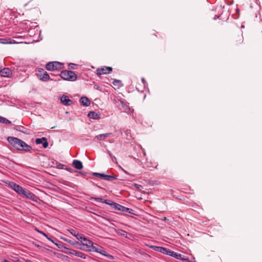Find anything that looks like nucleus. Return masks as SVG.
<instances>
[{
    "mask_svg": "<svg viewBox=\"0 0 262 262\" xmlns=\"http://www.w3.org/2000/svg\"><path fill=\"white\" fill-rule=\"evenodd\" d=\"M7 140L8 142L14 148L19 150H23L26 152H31L32 147L27 144L25 142L17 138L8 137Z\"/></svg>",
    "mask_w": 262,
    "mask_h": 262,
    "instance_id": "obj_1",
    "label": "nucleus"
},
{
    "mask_svg": "<svg viewBox=\"0 0 262 262\" xmlns=\"http://www.w3.org/2000/svg\"><path fill=\"white\" fill-rule=\"evenodd\" d=\"M60 76L64 80L72 81H75L77 78V75L72 71H62L60 74Z\"/></svg>",
    "mask_w": 262,
    "mask_h": 262,
    "instance_id": "obj_2",
    "label": "nucleus"
},
{
    "mask_svg": "<svg viewBox=\"0 0 262 262\" xmlns=\"http://www.w3.org/2000/svg\"><path fill=\"white\" fill-rule=\"evenodd\" d=\"M46 68L48 71H59L63 68V64L58 61L49 62L47 63Z\"/></svg>",
    "mask_w": 262,
    "mask_h": 262,
    "instance_id": "obj_3",
    "label": "nucleus"
},
{
    "mask_svg": "<svg viewBox=\"0 0 262 262\" xmlns=\"http://www.w3.org/2000/svg\"><path fill=\"white\" fill-rule=\"evenodd\" d=\"M172 256L184 262H195V258L192 255L189 256L173 251Z\"/></svg>",
    "mask_w": 262,
    "mask_h": 262,
    "instance_id": "obj_4",
    "label": "nucleus"
},
{
    "mask_svg": "<svg viewBox=\"0 0 262 262\" xmlns=\"http://www.w3.org/2000/svg\"><path fill=\"white\" fill-rule=\"evenodd\" d=\"M113 101L120 110H122L123 111L127 113L130 112V108L124 100L118 99L117 101L116 99H114Z\"/></svg>",
    "mask_w": 262,
    "mask_h": 262,
    "instance_id": "obj_5",
    "label": "nucleus"
},
{
    "mask_svg": "<svg viewBox=\"0 0 262 262\" xmlns=\"http://www.w3.org/2000/svg\"><path fill=\"white\" fill-rule=\"evenodd\" d=\"M36 75L37 77L39 78L40 80L43 81H47L50 79L49 75L46 71H45V70L43 69H41V70H39L38 72L36 73Z\"/></svg>",
    "mask_w": 262,
    "mask_h": 262,
    "instance_id": "obj_6",
    "label": "nucleus"
},
{
    "mask_svg": "<svg viewBox=\"0 0 262 262\" xmlns=\"http://www.w3.org/2000/svg\"><path fill=\"white\" fill-rule=\"evenodd\" d=\"M112 70L113 69L111 67L104 66L97 69V75L98 76H100L103 74H109L112 71Z\"/></svg>",
    "mask_w": 262,
    "mask_h": 262,
    "instance_id": "obj_7",
    "label": "nucleus"
},
{
    "mask_svg": "<svg viewBox=\"0 0 262 262\" xmlns=\"http://www.w3.org/2000/svg\"><path fill=\"white\" fill-rule=\"evenodd\" d=\"M8 186L18 194H21L23 191H24V188L21 186L13 182H9Z\"/></svg>",
    "mask_w": 262,
    "mask_h": 262,
    "instance_id": "obj_8",
    "label": "nucleus"
},
{
    "mask_svg": "<svg viewBox=\"0 0 262 262\" xmlns=\"http://www.w3.org/2000/svg\"><path fill=\"white\" fill-rule=\"evenodd\" d=\"M68 253L70 255H75L83 259H85L86 258V255L79 251L73 249H69Z\"/></svg>",
    "mask_w": 262,
    "mask_h": 262,
    "instance_id": "obj_9",
    "label": "nucleus"
},
{
    "mask_svg": "<svg viewBox=\"0 0 262 262\" xmlns=\"http://www.w3.org/2000/svg\"><path fill=\"white\" fill-rule=\"evenodd\" d=\"M21 194L23 195L24 196L26 197V198L33 201H34L36 198V195L32 193L29 190L25 189H24V191H23Z\"/></svg>",
    "mask_w": 262,
    "mask_h": 262,
    "instance_id": "obj_10",
    "label": "nucleus"
},
{
    "mask_svg": "<svg viewBox=\"0 0 262 262\" xmlns=\"http://www.w3.org/2000/svg\"><path fill=\"white\" fill-rule=\"evenodd\" d=\"M156 250L165 254L172 256L173 251L162 247H156Z\"/></svg>",
    "mask_w": 262,
    "mask_h": 262,
    "instance_id": "obj_11",
    "label": "nucleus"
},
{
    "mask_svg": "<svg viewBox=\"0 0 262 262\" xmlns=\"http://www.w3.org/2000/svg\"><path fill=\"white\" fill-rule=\"evenodd\" d=\"M60 101L63 105L66 106H70L73 104L72 100L66 95H62L60 97Z\"/></svg>",
    "mask_w": 262,
    "mask_h": 262,
    "instance_id": "obj_12",
    "label": "nucleus"
},
{
    "mask_svg": "<svg viewBox=\"0 0 262 262\" xmlns=\"http://www.w3.org/2000/svg\"><path fill=\"white\" fill-rule=\"evenodd\" d=\"M244 39L242 34H238L233 38V43L236 46H238L243 42Z\"/></svg>",
    "mask_w": 262,
    "mask_h": 262,
    "instance_id": "obj_13",
    "label": "nucleus"
},
{
    "mask_svg": "<svg viewBox=\"0 0 262 262\" xmlns=\"http://www.w3.org/2000/svg\"><path fill=\"white\" fill-rule=\"evenodd\" d=\"M0 75L3 77H9L12 75V71L9 68H5L0 71Z\"/></svg>",
    "mask_w": 262,
    "mask_h": 262,
    "instance_id": "obj_14",
    "label": "nucleus"
},
{
    "mask_svg": "<svg viewBox=\"0 0 262 262\" xmlns=\"http://www.w3.org/2000/svg\"><path fill=\"white\" fill-rule=\"evenodd\" d=\"M120 211H122V214L125 215H127V213H129L133 215L135 214L134 212V210L132 209L126 207L122 205H121Z\"/></svg>",
    "mask_w": 262,
    "mask_h": 262,
    "instance_id": "obj_15",
    "label": "nucleus"
},
{
    "mask_svg": "<svg viewBox=\"0 0 262 262\" xmlns=\"http://www.w3.org/2000/svg\"><path fill=\"white\" fill-rule=\"evenodd\" d=\"M95 245L97 246V249L96 252L100 253L101 254L104 255L107 257H112V256H111L110 254H107V252L103 249V248L101 247L100 246L98 245L97 244H95Z\"/></svg>",
    "mask_w": 262,
    "mask_h": 262,
    "instance_id": "obj_16",
    "label": "nucleus"
},
{
    "mask_svg": "<svg viewBox=\"0 0 262 262\" xmlns=\"http://www.w3.org/2000/svg\"><path fill=\"white\" fill-rule=\"evenodd\" d=\"M72 164L73 166L78 170H80L83 168L82 162L78 160H74L73 161Z\"/></svg>",
    "mask_w": 262,
    "mask_h": 262,
    "instance_id": "obj_17",
    "label": "nucleus"
},
{
    "mask_svg": "<svg viewBox=\"0 0 262 262\" xmlns=\"http://www.w3.org/2000/svg\"><path fill=\"white\" fill-rule=\"evenodd\" d=\"M93 243L92 241L88 239L85 237L84 238H83V241H82V245L86 246V249H90V248L92 246Z\"/></svg>",
    "mask_w": 262,
    "mask_h": 262,
    "instance_id": "obj_18",
    "label": "nucleus"
},
{
    "mask_svg": "<svg viewBox=\"0 0 262 262\" xmlns=\"http://www.w3.org/2000/svg\"><path fill=\"white\" fill-rule=\"evenodd\" d=\"M79 101L84 106H88L90 104V101L86 97H82Z\"/></svg>",
    "mask_w": 262,
    "mask_h": 262,
    "instance_id": "obj_19",
    "label": "nucleus"
},
{
    "mask_svg": "<svg viewBox=\"0 0 262 262\" xmlns=\"http://www.w3.org/2000/svg\"><path fill=\"white\" fill-rule=\"evenodd\" d=\"M101 179H102L108 181H112L113 180L117 179V177L102 173Z\"/></svg>",
    "mask_w": 262,
    "mask_h": 262,
    "instance_id": "obj_20",
    "label": "nucleus"
},
{
    "mask_svg": "<svg viewBox=\"0 0 262 262\" xmlns=\"http://www.w3.org/2000/svg\"><path fill=\"white\" fill-rule=\"evenodd\" d=\"M111 134H112V133H105V134H100V135L96 136L95 138L98 140H103L106 138L108 137Z\"/></svg>",
    "mask_w": 262,
    "mask_h": 262,
    "instance_id": "obj_21",
    "label": "nucleus"
},
{
    "mask_svg": "<svg viewBox=\"0 0 262 262\" xmlns=\"http://www.w3.org/2000/svg\"><path fill=\"white\" fill-rule=\"evenodd\" d=\"M88 116L91 119H98L100 118L99 115L95 112H89Z\"/></svg>",
    "mask_w": 262,
    "mask_h": 262,
    "instance_id": "obj_22",
    "label": "nucleus"
},
{
    "mask_svg": "<svg viewBox=\"0 0 262 262\" xmlns=\"http://www.w3.org/2000/svg\"><path fill=\"white\" fill-rule=\"evenodd\" d=\"M121 207V205L117 203H115L113 202V203H112V206L111 207L113 208H114L116 210L120 211V208Z\"/></svg>",
    "mask_w": 262,
    "mask_h": 262,
    "instance_id": "obj_23",
    "label": "nucleus"
},
{
    "mask_svg": "<svg viewBox=\"0 0 262 262\" xmlns=\"http://www.w3.org/2000/svg\"><path fill=\"white\" fill-rule=\"evenodd\" d=\"M86 251H93L96 252L97 249V246L94 244V243L92 244V246L90 248V249H83Z\"/></svg>",
    "mask_w": 262,
    "mask_h": 262,
    "instance_id": "obj_24",
    "label": "nucleus"
},
{
    "mask_svg": "<svg viewBox=\"0 0 262 262\" xmlns=\"http://www.w3.org/2000/svg\"><path fill=\"white\" fill-rule=\"evenodd\" d=\"M0 123L10 124L11 121L5 118L0 116Z\"/></svg>",
    "mask_w": 262,
    "mask_h": 262,
    "instance_id": "obj_25",
    "label": "nucleus"
},
{
    "mask_svg": "<svg viewBox=\"0 0 262 262\" xmlns=\"http://www.w3.org/2000/svg\"><path fill=\"white\" fill-rule=\"evenodd\" d=\"M74 236L76 237L78 240H81V242L83 241V238H84V236L81 234L74 233Z\"/></svg>",
    "mask_w": 262,
    "mask_h": 262,
    "instance_id": "obj_26",
    "label": "nucleus"
},
{
    "mask_svg": "<svg viewBox=\"0 0 262 262\" xmlns=\"http://www.w3.org/2000/svg\"><path fill=\"white\" fill-rule=\"evenodd\" d=\"M113 84L115 86H117L118 88H120L122 86L121 81L119 80H115L113 81Z\"/></svg>",
    "mask_w": 262,
    "mask_h": 262,
    "instance_id": "obj_27",
    "label": "nucleus"
},
{
    "mask_svg": "<svg viewBox=\"0 0 262 262\" xmlns=\"http://www.w3.org/2000/svg\"><path fill=\"white\" fill-rule=\"evenodd\" d=\"M107 153L108 154L109 156L111 158L112 161L114 162H116V161H117L116 158L112 155V154L111 153V152L110 150H107Z\"/></svg>",
    "mask_w": 262,
    "mask_h": 262,
    "instance_id": "obj_28",
    "label": "nucleus"
},
{
    "mask_svg": "<svg viewBox=\"0 0 262 262\" xmlns=\"http://www.w3.org/2000/svg\"><path fill=\"white\" fill-rule=\"evenodd\" d=\"M43 139L45 140L43 141L42 146L43 148H46L48 146L49 143L46 138L43 137Z\"/></svg>",
    "mask_w": 262,
    "mask_h": 262,
    "instance_id": "obj_29",
    "label": "nucleus"
},
{
    "mask_svg": "<svg viewBox=\"0 0 262 262\" xmlns=\"http://www.w3.org/2000/svg\"><path fill=\"white\" fill-rule=\"evenodd\" d=\"M43 140H45L43 139V137L41 138H37L35 140V143L36 144H42Z\"/></svg>",
    "mask_w": 262,
    "mask_h": 262,
    "instance_id": "obj_30",
    "label": "nucleus"
},
{
    "mask_svg": "<svg viewBox=\"0 0 262 262\" xmlns=\"http://www.w3.org/2000/svg\"><path fill=\"white\" fill-rule=\"evenodd\" d=\"M103 203H105L106 204H107L111 206H112V203H113V201L110 200H105L103 202Z\"/></svg>",
    "mask_w": 262,
    "mask_h": 262,
    "instance_id": "obj_31",
    "label": "nucleus"
},
{
    "mask_svg": "<svg viewBox=\"0 0 262 262\" xmlns=\"http://www.w3.org/2000/svg\"><path fill=\"white\" fill-rule=\"evenodd\" d=\"M75 66H76V64L73 63H70L68 65V68L69 69L74 70V69H75Z\"/></svg>",
    "mask_w": 262,
    "mask_h": 262,
    "instance_id": "obj_32",
    "label": "nucleus"
},
{
    "mask_svg": "<svg viewBox=\"0 0 262 262\" xmlns=\"http://www.w3.org/2000/svg\"><path fill=\"white\" fill-rule=\"evenodd\" d=\"M92 200H95V201H97V202H99L103 203V202L104 201H103V199L101 198H94V197H93V198H92Z\"/></svg>",
    "mask_w": 262,
    "mask_h": 262,
    "instance_id": "obj_33",
    "label": "nucleus"
},
{
    "mask_svg": "<svg viewBox=\"0 0 262 262\" xmlns=\"http://www.w3.org/2000/svg\"><path fill=\"white\" fill-rule=\"evenodd\" d=\"M93 175L94 176H96V177H99V178H101V177H102V173H97V172H94L93 173Z\"/></svg>",
    "mask_w": 262,
    "mask_h": 262,
    "instance_id": "obj_34",
    "label": "nucleus"
},
{
    "mask_svg": "<svg viewBox=\"0 0 262 262\" xmlns=\"http://www.w3.org/2000/svg\"><path fill=\"white\" fill-rule=\"evenodd\" d=\"M141 81L143 83V84H144V86L145 85V84H146V81H145V79L144 78H142L141 79Z\"/></svg>",
    "mask_w": 262,
    "mask_h": 262,
    "instance_id": "obj_35",
    "label": "nucleus"
},
{
    "mask_svg": "<svg viewBox=\"0 0 262 262\" xmlns=\"http://www.w3.org/2000/svg\"><path fill=\"white\" fill-rule=\"evenodd\" d=\"M20 127H19L18 128H16V129L18 131L24 133V132L21 129Z\"/></svg>",
    "mask_w": 262,
    "mask_h": 262,
    "instance_id": "obj_36",
    "label": "nucleus"
},
{
    "mask_svg": "<svg viewBox=\"0 0 262 262\" xmlns=\"http://www.w3.org/2000/svg\"><path fill=\"white\" fill-rule=\"evenodd\" d=\"M135 186L138 189L140 188V187H142V186L138 184H135Z\"/></svg>",
    "mask_w": 262,
    "mask_h": 262,
    "instance_id": "obj_37",
    "label": "nucleus"
},
{
    "mask_svg": "<svg viewBox=\"0 0 262 262\" xmlns=\"http://www.w3.org/2000/svg\"><path fill=\"white\" fill-rule=\"evenodd\" d=\"M70 232L73 235H74L75 233H76V231L73 229H72V231H71Z\"/></svg>",
    "mask_w": 262,
    "mask_h": 262,
    "instance_id": "obj_38",
    "label": "nucleus"
},
{
    "mask_svg": "<svg viewBox=\"0 0 262 262\" xmlns=\"http://www.w3.org/2000/svg\"><path fill=\"white\" fill-rule=\"evenodd\" d=\"M94 88L97 90H99V86L98 85H94Z\"/></svg>",
    "mask_w": 262,
    "mask_h": 262,
    "instance_id": "obj_39",
    "label": "nucleus"
},
{
    "mask_svg": "<svg viewBox=\"0 0 262 262\" xmlns=\"http://www.w3.org/2000/svg\"><path fill=\"white\" fill-rule=\"evenodd\" d=\"M67 169L68 171H70V172H72V171L73 170V169H72V168H67Z\"/></svg>",
    "mask_w": 262,
    "mask_h": 262,
    "instance_id": "obj_40",
    "label": "nucleus"
},
{
    "mask_svg": "<svg viewBox=\"0 0 262 262\" xmlns=\"http://www.w3.org/2000/svg\"><path fill=\"white\" fill-rule=\"evenodd\" d=\"M38 232L42 233L45 236H47V234L46 233H43L42 231H39L38 230Z\"/></svg>",
    "mask_w": 262,
    "mask_h": 262,
    "instance_id": "obj_41",
    "label": "nucleus"
},
{
    "mask_svg": "<svg viewBox=\"0 0 262 262\" xmlns=\"http://www.w3.org/2000/svg\"><path fill=\"white\" fill-rule=\"evenodd\" d=\"M145 164H146V165H145V166H146L147 167H150V166L148 164L146 163Z\"/></svg>",
    "mask_w": 262,
    "mask_h": 262,
    "instance_id": "obj_42",
    "label": "nucleus"
},
{
    "mask_svg": "<svg viewBox=\"0 0 262 262\" xmlns=\"http://www.w3.org/2000/svg\"><path fill=\"white\" fill-rule=\"evenodd\" d=\"M2 262H10V261L7 260V259H5L3 261H2Z\"/></svg>",
    "mask_w": 262,
    "mask_h": 262,
    "instance_id": "obj_43",
    "label": "nucleus"
},
{
    "mask_svg": "<svg viewBox=\"0 0 262 262\" xmlns=\"http://www.w3.org/2000/svg\"><path fill=\"white\" fill-rule=\"evenodd\" d=\"M167 219L166 217H164L163 219V220L164 221H166Z\"/></svg>",
    "mask_w": 262,
    "mask_h": 262,
    "instance_id": "obj_44",
    "label": "nucleus"
},
{
    "mask_svg": "<svg viewBox=\"0 0 262 262\" xmlns=\"http://www.w3.org/2000/svg\"><path fill=\"white\" fill-rule=\"evenodd\" d=\"M122 232H125L123 230H121Z\"/></svg>",
    "mask_w": 262,
    "mask_h": 262,
    "instance_id": "obj_45",
    "label": "nucleus"
}]
</instances>
